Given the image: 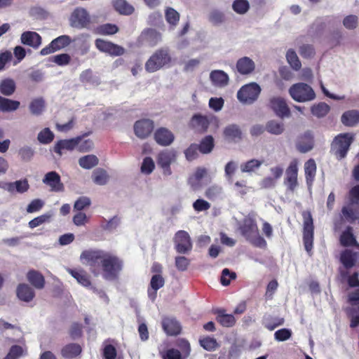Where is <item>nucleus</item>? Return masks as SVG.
<instances>
[{
    "mask_svg": "<svg viewBox=\"0 0 359 359\" xmlns=\"http://www.w3.org/2000/svg\"><path fill=\"white\" fill-rule=\"evenodd\" d=\"M224 135L226 138L234 140L241 138V132L238 126L233 124L225 128Z\"/></svg>",
    "mask_w": 359,
    "mask_h": 359,
    "instance_id": "obj_50",
    "label": "nucleus"
},
{
    "mask_svg": "<svg viewBox=\"0 0 359 359\" xmlns=\"http://www.w3.org/2000/svg\"><path fill=\"white\" fill-rule=\"evenodd\" d=\"M341 122L347 126H353L359 122V111L350 110L343 114Z\"/></svg>",
    "mask_w": 359,
    "mask_h": 359,
    "instance_id": "obj_33",
    "label": "nucleus"
},
{
    "mask_svg": "<svg viewBox=\"0 0 359 359\" xmlns=\"http://www.w3.org/2000/svg\"><path fill=\"white\" fill-rule=\"evenodd\" d=\"M237 71L243 75L252 73L255 69V62L248 57H243L236 62Z\"/></svg>",
    "mask_w": 359,
    "mask_h": 359,
    "instance_id": "obj_26",
    "label": "nucleus"
},
{
    "mask_svg": "<svg viewBox=\"0 0 359 359\" xmlns=\"http://www.w3.org/2000/svg\"><path fill=\"white\" fill-rule=\"evenodd\" d=\"M265 129L271 134L280 135L285 130L284 123L281 121L271 120L267 122Z\"/></svg>",
    "mask_w": 359,
    "mask_h": 359,
    "instance_id": "obj_40",
    "label": "nucleus"
},
{
    "mask_svg": "<svg viewBox=\"0 0 359 359\" xmlns=\"http://www.w3.org/2000/svg\"><path fill=\"white\" fill-rule=\"evenodd\" d=\"M53 138L54 134L48 128L43 129L37 136L38 141L43 144H49L53 141Z\"/></svg>",
    "mask_w": 359,
    "mask_h": 359,
    "instance_id": "obj_54",
    "label": "nucleus"
},
{
    "mask_svg": "<svg viewBox=\"0 0 359 359\" xmlns=\"http://www.w3.org/2000/svg\"><path fill=\"white\" fill-rule=\"evenodd\" d=\"M155 168V163L151 157H146L143 159L141 165V172L144 175L151 174Z\"/></svg>",
    "mask_w": 359,
    "mask_h": 359,
    "instance_id": "obj_58",
    "label": "nucleus"
},
{
    "mask_svg": "<svg viewBox=\"0 0 359 359\" xmlns=\"http://www.w3.org/2000/svg\"><path fill=\"white\" fill-rule=\"evenodd\" d=\"M91 204V201L88 197L81 196L74 204V210L81 212L86 208H88Z\"/></svg>",
    "mask_w": 359,
    "mask_h": 359,
    "instance_id": "obj_59",
    "label": "nucleus"
},
{
    "mask_svg": "<svg viewBox=\"0 0 359 359\" xmlns=\"http://www.w3.org/2000/svg\"><path fill=\"white\" fill-rule=\"evenodd\" d=\"M172 61L169 50L161 48L156 50L145 64V69L148 72H155L165 66L169 65Z\"/></svg>",
    "mask_w": 359,
    "mask_h": 359,
    "instance_id": "obj_3",
    "label": "nucleus"
},
{
    "mask_svg": "<svg viewBox=\"0 0 359 359\" xmlns=\"http://www.w3.org/2000/svg\"><path fill=\"white\" fill-rule=\"evenodd\" d=\"M222 194V188L218 185H212L208 187L205 192V196L210 200H216L219 198Z\"/></svg>",
    "mask_w": 359,
    "mask_h": 359,
    "instance_id": "obj_55",
    "label": "nucleus"
},
{
    "mask_svg": "<svg viewBox=\"0 0 359 359\" xmlns=\"http://www.w3.org/2000/svg\"><path fill=\"white\" fill-rule=\"evenodd\" d=\"M284 323V319L282 318L272 317L271 316H265L263 319L264 326L270 331L275 330L277 327Z\"/></svg>",
    "mask_w": 359,
    "mask_h": 359,
    "instance_id": "obj_43",
    "label": "nucleus"
},
{
    "mask_svg": "<svg viewBox=\"0 0 359 359\" xmlns=\"http://www.w3.org/2000/svg\"><path fill=\"white\" fill-rule=\"evenodd\" d=\"M286 59L290 67L295 71L301 69L302 64L296 53L292 49H289L286 53Z\"/></svg>",
    "mask_w": 359,
    "mask_h": 359,
    "instance_id": "obj_48",
    "label": "nucleus"
},
{
    "mask_svg": "<svg viewBox=\"0 0 359 359\" xmlns=\"http://www.w3.org/2000/svg\"><path fill=\"white\" fill-rule=\"evenodd\" d=\"M304 244L305 250L310 253L313 248V224L311 215L309 212H304Z\"/></svg>",
    "mask_w": 359,
    "mask_h": 359,
    "instance_id": "obj_8",
    "label": "nucleus"
},
{
    "mask_svg": "<svg viewBox=\"0 0 359 359\" xmlns=\"http://www.w3.org/2000/svg\"><path fill=\"white\" fill-rule=\"evenodd\" d=\"M176 250L181 254H186L192 249V243L189 233L185 231H177L174 238Z\"/></svg>",
    "mask_w": 359,
    "mask_h": 359,
    "instance_id": "obj_11",
    "label": "nucleus"
},
{
    "mask_svg": "<svg viewBox=\"0 0 359 359\" xmlns=\"http://www.w3.org/2000/svg\"><path fill=\"white\" fill-rule=\"evenodd\" d=\"M154 140L161 146L170 145L174 140V134L166 128H160L154 133Z\"/></svg>",
    "mask_w": 359,
    "mask_h": 359,
    "instance_id": "obj_18",
    "label": "nucleus"
},
{
    "mask_svg": "<svg viewBox=\"0 0 359 359\" xmlns=\"http://www.w3.org/2000/svg\"><path fill=\"white\" fill-rule=\"evenodd\" d=\"M20 102L10 100L0 96V111L10 112L17 110L20 107Z\"/></svg>",
    "mask_w": 359,
    "mask_h": 359,
    "instance_id": "obj_35",
    "label": "nucleus"
},
{
    "mask_svg": "<svg viewBox=\"0 0 359 359\" xmlns=\"http://www.w3.org/2000/svg\"><path fill=\"white\" fill-rule=\"evenodd\" d=\"M109 175L107 171L102 168H97L92 173V180L97 185H104L109 180Z\"/></svg>",
    "mask_w": 359,
    "mask_h": 359,
    "instance_id": "obj_37",
    "label": "nucleus"
},
{
    "mask_svg": "<svg viewBox=\"0 0 359 359\" xmlns=\"http://www.w3.org/2000/svg\"><path fill=\"white\" fill-rule=\"evenodd\" d=\"M239 229L245 239L255 246L261 248L266 246V241L259 234L254 214H249L243 219Z\"/></svg>",
    "mask_w": 359,
    "mask_h": 359,
    "instance_id": "obj_2",
    "label": "nucleus"
},
{
    "mask_svg": "<svg viewBox=\"0 0 359 359\" xmlns=\"http://www.w3.org/2000/svg\"><path fill=\"white\" fill-rule=\"evenodd\" d=\"M165 281L163 278L156 274L151 277L150 285L151 289L148 290V296L151 301H154L156 297V291L164 285Z\"/></svg>",
    "mask_w": 359,
    "mask_h": 359,
    "instance_id": "obj_28",
    "label": "nucleus"
},
{
    "mask_svg": "<svg viewBox=\"0 0 359 359\" xmlns=\"http://www.w3.org/2000/svg\"><path fill=\"white\" fill-rule=\"evenodd\" d=\"M261 93L260 86L255 82L242 86L237 93V98L243 104H252Z\"/></svg>",
    "mask_w": 359,
    "mask_h": 359,
    "instance_id": "obj_5",
    "label": "nucleus"
},
{
    "mask_svg": "<svg viewBox=\"0 0 359 359\" xmlns=\"http://www.w3.org/2000/svg\"><path fill=\"white\" fill-rule=\"evenodd\" d=\"M292 330L287 328H282L275 332L274 339L277 341H285L292 337Z\"/></svg>",
    "mask_w": 359,
    "mask_h": 359,
    "instance_id": "obj_61",
    "label": "nucleus"
},
{
    "mask_svg": "<svg viewBox=\"0 0 359 359\" xmlns=\"http://www.w3.org/2000/svg\"><path fill=\"white\" fill-rule=\"evenodd\" d=\"M214 139L211 135L205 137L198 146L199 151L204 154L210 153L214 148Z\"/></svg>",
    "mask_w": 359,
    "mask_h": 359,
    "instance_id": "obj_49",
    "label": "nucleus"
},
{
    "mask_svg": "<svg viewBox=\"0 0 359 359\" xmlns=\"http://www.w3.org/2000/svg\"><path fill=\"white\" fill-rule=\"evenodd\" d=\"M269 107L278 117L288 118L290 116V110L284 98L273 97L269 100Z\"/></svg>",
    "mask_w": 359,
    "mask_h": 359,
    "instance_id": "obj_14",
    "label": "nucleus"
},
{
    "mask_svg": "<svg viewBox=\"0 0 359 359\" xmlns=\"http://www.w3.org/2000/svg\"><path fill=\"white\" fill-rule=\"evenodd\" d=\"M29 108L33 115L39 116L45 109V101L41 97L34 99L30 102Z\"/></svg>",
    "mask_w": 359,
    "mask_h": 359,
    "instance_id": "obj_42",
    "label": "nucleus"
},
{
    "mask_svg": "<svg viewBox=\"0 0 359 359\" xmlns=\"http://www.w3.org/2000/svg\"><path fill=\"white\" fill-rule=\"evenodd\" d=\"M199 341L201 346L209 351L215 350L218 346L216 339L210 337L201 339Z\"/></svg>",
    "mask_w": 359,
    "mask_h": 359,
    "instance_id": "obj_60",
    "label": "nucleus"
},
{
    "mask_svg": "<svg viewBox=\"0 0 359 359\" xmlns=\"http://www.w3.org/2000/svg\"><path fill=\"white\" fill-rule=\"evenodd\" d=\"M29 282L36 288L42 289L44 286L45 280L43 276L39 272L31 271L27 273Z\"/></svg>",
    "mask_w": 359,
    "mask_h": 359,
    "instance_id": "obj_38",
    "label": "nucleus"
},
{
    "mask_svg": "<svg viewBox=\"0 0 359 359\" xmlns=\"http://www.w3.org/2000/svg\"><path fill=\"white\" fill-rule=\"evenodd\" d=\"M217 320L222 326L226 327H232L236 323L234 316L225 313L223 310L217 311Z\"/></svg>",
    "mask_w": 359,
    "mask_h": 359,
    "instance_id": "obj_41",
    "label": "nucleus"
},
{
    "mask_svg": "<svg viewBox=\"0 0 359 359\" xmlns=\"http://www.w3.org/2000/svg\"><path fill=\"white\" fill-rule=\"evenodd\" d=\"M95 46L100 51L111 56H120L125 52L123 47L101 39H96Z\"/></svg>",
    "mask_w": 359,
    "mask_h": 359,
    "instance_id": "obj_16",
    "label": "nucleus"
},
{
    "mask_svg": "<svg viewBox=\"0 0 359 359\" xmlns=\"http://www.w3.org/2000/svg\"><path fill=\"white\" fill-rule=\"evenodd\" d=\"M352 141L353 136L349 133L340 134L335 137L332 148L337 157L343 158L346 156Z\"/></svg>",
    "mask_w": 359,
    "mask_h": 359,
    "instance_id": "obj_7",
    "label": "nucleus"
},
{
    "mask_svg": "<svg viewBox=\"0 0 359 359\" xmlns=\"http://www.w3.org/2000/svg\"><path fill=\"white\" fill-rule=\"evenodd\" d=\"M340 260L342 264L347 269L351 268L355 265L359 266V252L346 249L341 252Z\"/></svg>",
    "mask_w": 359,
    "mask_h": 359,
    "instance_id": "obj_24",
    "label": "nucleus"
},
{
    "mask_svg": "<svg viewBox=\"0 0 359 359\" xmlns=\"http://www.w3.org/2000/svg\"><path fill=\"white\" fill-rule=\"evenodd\" d=\"M43 182L49 186L53 191H61L64 188L60 176L55 171L46 173L43 179Z\"/></svg>",
    "mask_w": 359,
    "mask_h": 359,
    "instance_id": "obj_23",
    "label": "nucleus"
},
{
    "mask_svg": "<svg viewBox=\"0 0 359 359\" xmlns=\"http://www.w3.org/2000/svg\"><path fill=\"white\" fill-rule=\"evenodd\" d=\"M229 76L222 70H213L210 73V81L217 88H224L229 83Z\"/></svg>",
    "mask_w": 359,
    "mask_h": 359,
    "instance_id": "obj_25",
    "label": "nucleus"
},
{
    "mask_svg": "<svg viewBox=\"0 0 359 359\" xmlns=\"http://www.w3.org/2000/svg\"><path fill=\"white\" fill-rule=\"evenodd\" d=\"M69 21L72 27L83 28L86 27L90 22V16L85 8L79 7L72 12Z\"/></svg>",
    "mask_w": 359,
    "mask_h": 359,
    "instance_id": "obj_13",
    "label": "nucleus"
},
{
    "mask_svg": "<svg viewBox=\"0 0 359 359\" xmlns=\"http://www.w3.org/2000/svg\"><path fill=\"white\" fill-rule=\"evenodd\" d=\"M53 215L54 212L50 211L37 217H35L29 222V226L31 229L37 227L45 222H49Z\"/></svg>",
    "mask_w": 359,
    "mask_h": 359,
    "instance_id": "obj_52",
    "label": "nucleus"
},
{
    "mask_svg": "<svg viewBox=\"0 0 359 359\" xmlns=\"http://www.w3.org/2000/svg\"><path fill=\"white\" fill-rule=\"evenodd\" d=\"M250 6L248 0H234L232 9L238 15H245L250 10Z\"/></svg>",
    "mask_w": 359,
    "mask_h": 359,
    "instance_id": "obj_46",
    "label": "nucleus"
},
{
    "mask_svg": "<svg viewBox=\"0 0 359 359\" xmlns=\"http://www.w3.org/2000/svg\"><path fill=\"white\" fill-rule=\"evenodd\" d=\"M26 353V348L21 346H12L4 359H17Z\"/></svg>",
    "mask_w": 359,
    "mask_h": 359,
    "instance_id": "obj_56",
    "label": "nucleus"
},
{
    "mask_svg": "<svg viewBox=\"0 0 359 359\" xmlns=\"http://www.w3.org/2000/svg\"><path fill=\"white\" fill-rule=\"evenodd\" d=\"M163 359H182L180 352L175 348H170L160 353Z\"/></svg>",
    "mask_w": 359,
    "mask_h": 359,
    "instance_id": "obj_63",
    "label": "nucleus"
},
{
    "mask_svg": "<svg viewBox=\"0 0 359 359\" xmlns=\"http://www.w3.org/2000/svg\"><path fill=\"white\" fill-rule=\"evenodd\" d=\"M118 31L116 25L113 24H104L97 28V32L100 34L111 35L116 34Z\"/></svg>",
    "mask_w": 359,
    "mask_h": 359,
    "instance_id": "obj_62",
    "label": "nucleus"
},
{
    "mask_svg": "<svg viewBox=\"0 0 359 359\" xmlns=\"http://www.w3.org/2000/svg\"><path fill=\"white\" fill-rule=\"evenodd\" d=\"M219 120L214 115H195L191 119L192 126L198 130L205 131L210 124H214L215 128L219 127Z\"/></svg>",
    "mask_w": 359,
    "mask_h": 359,
    "instance_id": "obj_15",
    "label": "nucleus"
},
{
    "mask_svg": "<svg viewBox=\"0 0 359 359\" xmlns=\"http://www.w3.org/2000/svg\"><path fill=\"white\" fill-rule=\"evenodd\" d=\"M20 42L25 46L37 49L42 43L41 36L36 32L32 31H26L22 33L20 36Z\"/></svg>",
    "mask_w": 359,
    "mask_h": 359,
    "instance_id": "obj_19",
    "label": "nucleus"
},
{
    "mask_svg": "<svg viewBox=\"0 0 359 359\" xmlns=\"http://www.w3.org/2000/svg\"><path fill=\"white\" fill-rule=\"evenodd\" d=\"M154 128V121L149 118L138 120L133 126L135 135L141 140L147 138L151 134Z\"/></svg>",
    "mask_w": 359,
    "mask_h": 359,
    "instance_id": "obj_12",
    "label": "nucleus"
},
{
    "mask_svg": "<svg viewBox=\"0 0 359 359\" xmlns=\"http://www.w3.org/2000/svg\"><path fill=\"white\" fill-rule=\"evenodd\" d=\"M289 95L297 102H308L315 100L316 95L313 88L303 82L292 85L288 90Z\"/></svg>",
    "mask_w": 359,
    "mask_h": 359,
    "instance_id": "obj_4",
    "label": "nucleus"
},
{
    "mask_svg": "<svg viewBox=\"0 0 359 359\" xmlns=\"http://www.w3.org/2000/svg\"><path fill=\"white\" fill-rule=\"evenodd\" d=\"M161 34L153 29H149L142 32L140 36V41L142 43H145L149 46H155L161 41Z\"/></svg>",
    "mask_w": 359,
    "mask_h": 359,
    "instance_id": "obj_21",
    "label": "nucleus"
},
{
    "mask_svg": "<svg viewBox=\"0 0 359 359\" xmlns=\"http://www.w3.org/2000/svg\"><path fill=\"white\" fill-rule=\"evenodd\" d=\"M343 217L349 222H353L359 219V205L347 203L342 208Z\"/></svg>",
    "mask_w": 359,
    "mask_h": 359,
    "instance_id": "obj_27",
    "label": "nucleus"
},
{
    "mask_svg": "<svg viewBox=\"0 0 359 359\" xmlns=\"http://www.w3.org/2000/svg\"><path fill=\"white\" fill-rule=\"evenodd\" d=\"M298 161L296 159L292 160L285 171L284 184L290 191H294L298 186Z\"/></svg>",
    "mask_w": 359,
    "mask_h": 359,
    "instance_id": "obj_10",
    "label": "nucleus"
},
{
    "mask_svg": "<svg viewBox=\"0 0 359 359\" xmlns=\"http://www.w3.org/2000/svg\"><path fill=\"white\" fill-rule=\"evenodd\" d=\"M15 88V82L11 79H5L0 81V93L5 96L12 95Z\"/></svg>",
    "mask_w": 359,
    "mask_h": 359,
    "instance_id": "obj_34",
    "label": "nucleus"
},
{
    "mask_svg": "<svg viewBox=\"0 0 359 359\" xmlns=\"http://www.w3.org/2000/svg\"><path fill=\"white\" fill-rule=\"evenodd\" d=\"M342 23L346 29L349 30L354 29L358 25V18L355 15H348L343 19Z\"/></svg>",
    "mask_w": 359,
    "mask_h": 359,
    "instance_id": "obj_57",
    "label": "nucleus"
},
{
    "mask_svg": "<svg viewBox=\"0 0 359 359\" xmlns=\"http://www.w3.org/2000/svg\"><path fill=\"white\" fill-rule=\"evenodd\" d=\"M263 161L251 159L241 165V170L243 172H252L258 170L262 165Z\"/></svg>",
    "mask_w": 359,
    "mask_h": 359,
    "instance_id": "obj_47",
    "label": "nucleus"
},
{
    "mask_svg": "<svg viewBox=\"0 0 359 359\" xmlns=\"http://www.w3.org/2000/svg\"><path fill=\"white\" fill-rule=\"evenodd\" d=\"M348 203L359 205V185L355 186L350 190Z\"/></svg>",
    "mask_w": 359,
    "mask_h": 359,
    "instance_id": "obj_64",
    "label": "nucleus"
},
{
    "mask_svg": "<svg viewBox=\"0 0 359 359\" xmlns=\"http://www.w3.org/2000/svg\"><path fill=\"white\" fill-rule=\"evenodd\" d=\"M306 183L309 187L312 185L316 172V164L313 159H309L304 164Z\"/></svg>",
    "mask_w": 359,
    "mask_h": 359,
    "instance_id": "obj_31",
    "label": "nucleus"
},
{
    "mask_svg": "<svg viewBox=\"0 0 359 359\" xmlns=\"http://www.w3.org/2000/svg\"><path fill=\"white\" fill-rule=\"evenodd\" d=\"M80 259L90 268L95 276H102L106 280H116L123 269V261L118 257L102 250H85Z\"/></svg>",
    "mask_w": 359,
    "mask_h": 359,
    "instance_id": "obj_1",
    "label": "nucleus"
},
{
    "mask_svg": "<svg viewBox=\"0 0 359 359\" xmlns=\"http://www.w3.org/2000/svg\"><path fill=\"white\" fill-rule=\"evenodd\" d=\"M113 5L115 10L121 15H128L134 12V8L126 0H114Z\"/></svg>",
    "mask_w": 359,
    "mask_h": 359,
    "instance_id": "obj_32",
    "label": "nucleus"
},
{
    "mask_svg": "<svg viewBox=\"0 0 359 359\" xmlns=\"http://www.w3.org/2000/svg\"><path fill=\"white\" fill-rule=\"evenodd\" d=\"M165 16L167 22L172 27H175L179 20H180V14L172 8H168L165 11Z\"/></svg>",
    "mask_w": 359,
    "mask_h": 359,
    "instance_id": "obj_51",
    "label": "nucleus"
},
{
    "mask_svg": "<svg viewBox=\"0 0 359 359\" xmlns=\"http://www.w3.org/2000/svg\"><path fill=\"white\" fill-rule=\"evenodd\" d=\"M176 158L177 152L174 149H165L158 154L157 163L162 168L164 175H171L170 165L176 161Z\"/></svg>",
    "mask_w": 359,
    "mask_h": 359,
    "instance_id": "obj_6",
    "label": "nucleus"
},
{
    "mask_svg": "<svg viewBox=\"0 0 359 359\" xmlns=\"http://www.w3.org/2000/svg\"><path fill=\"white\" fill-rule=\"evenodd\" d=\"M330 106L325 102L313 104L311 108L312 114L318 118L325 116L330 111Z\"/></svg>",
    "mask_w": 359,
    "mask_h": 359,
    "instance_id": "obj_45",
    "label": "nucleus"
},
{
    "mask_svg": "<svg viewBox=\"0 0 359 359\" xmlns=\"http://www.w3.org/2000/svg\"><path fill=\"white\" fill-rule=\"evenodd\" d=\"M0 188L11 195L22 194L28 191L29 185L27 180H20L13 182H0Z\"/></svg>",
    "mask_w": 359,
    "mask_h": 359,
    "instance_id": "obj_17",
    "label": "nucleus"
},
{
    "mask_svg": "<svg viewBox=\"0 0 359 359\" xmlns=\"http://www.w3.org/2000/svg\"><path fill=\"white\" fill-rule=\"evenodd\" d=\"M81 352V348L77 344H67L62 350V354L66 358H73L79 355Z\"/></svg>",
    "mask_w": 359,
    "mask_h": 359,
    "instance_id": "obj_39",
    "label": "nucleus"
},
{
    "mask_svg": "<svg viewBox=\"0 0 359 359\" xmlns=\"http://www.w3.org/2000/svg\"><path fill=\"white\" fill-rule=\"evenodd\" d=\"M71 42L72 39L68 35L60 36L52 41L53 46L57 51L67 47Z\"/></svg>",
    "mask_w": 359,
    "mask_h": 359,
    "instance_id": "obj_53",
    "label": "nucleus"
},
{
    "mask_svg": "<svg viewBox=\"0 0 359 359\" xmlns=\"http://www.w3.org/2000/svg\"><path fill=\"white\" fill-rule=\"evenodd\" d=\"M98 158L96 156L86 155L79 158V164L84 169H91L98 164Z\"/></svg>",
    "mask_w": 359,
    "mask_h": 359,
    "instance_id": "obj_44",
    "label": "nucleus"
},
{
    "mask_svg": "<svg viewBox=\"0 0 359 359\" xmlns=\"http://www.w3.org/2000/svg\"><path fill=\"white\" fill-rule=\"evenodd\" d=\"M17 295L20 300L29 302L33 299L35 294L28 285L20 284L17 288Z\"/></svg>",
    "mask_w": 359,
    "mask_h": 359,
    "instance_id": "obj_30",
    "label": "nucleus"
},
{
    "mask_svg": "<svg viewBox=\"0 0 359 359\" xmlns=\"http://www.w3.org/2000/svg\"><path fill=\"white\" fill-rule=\"evenodd\" d=\"M80 140L81 137H77L69 140H60L55 144L53 150L60 156H61L64 150L72 151L74 149H76V146L78 145Z\"/></svg>",
    "mask_w": 359,
    "mask_h": 359,
    "instance_id": "obj_22",
    "label": "nucleus"
},
{
    "mask_svg": "<svg viewBox=\"0 0 359 359\" xmlns=\"http://www.w3.org/2000/svg\"><path fill=\"white\" fill-rule=\"evenodd\" d=\"M162 324L163 330L168 335H177L180 333L181 326L176 320L166 318L163 319Z\"/></svg>",
    "mask_w": 359,
    "mask_h": 359,
    "instance_id": "obj_29",
    "label": "nucleus"
},
{
    "mask_svg": "<svg viewBox=\"0 0 359 359\" xmlns=\"http://www.w3.org/2000/svg\"><path fill=\"white\" fill-rule=\"evenodd\" d=\"M340 243L343 246L356 245L359 248L353 236V229L350 226L347 227L346 229L342 232L340 236Z\"/></svg>",
    "mask_w": 359,
    "mask_h": 359,
    "instance_id": "obj_36",
    "label": "nucleus"
},
{
    "mask_svg": "<svg viewBox=\"0 0 359 359\" xmlns=\"http://www.w3.org/2000/svg\"><path fill=\"white\" fill-rule=\"evenodd\" d=\"M67 271L72 276L74 277L77 283L80 284L81 285L90 288L93 290L94 292H96L100 294L101 297H104L105 298H107L105 295V294L102 291H98L96 288L91 286V282L90 280V276L87 273L86 271H84L82 269H67Z\"/></svg>",
    "mask_w": 359,
    "mask_h": 359,
    "instance_id": "obj_9",
    "label": "nucleus"
},
{
    "mask_svg": "<svg viewBox=\"0 0 359 359\" xmlns=\"http://www.w3.org/2000/svg\"><path fill=\"white\" fill-rule=\"evenodd\" d=\"M208 174L207 169L205 168H197L195 171L189 176L188 183L194 190H198L203 186V180Z\"/></svg>",
    "mask_w": 359,
    "mask_h": 359,
    "instance_id": "obj_20",
    "label": "nucleus"
}]
</instances>
